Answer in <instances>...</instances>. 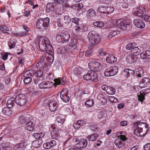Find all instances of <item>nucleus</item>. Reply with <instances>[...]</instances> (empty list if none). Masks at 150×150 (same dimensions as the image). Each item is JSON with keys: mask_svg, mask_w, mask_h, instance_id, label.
Returning a JSON list of instances; mask_svg holds the SVG:
<instances>
[{"mask_svg": "<svg viewBox=\"0 0 150 150\" xmlns=\"http://www.w3.org/2000/svg\"><path fill=\"white\" fill-rule=\"evenodd\" d=\"M98 52L99 54L101 56L105 55L108 54L106 51H104L102 49H100Z\"/></svg>", "mask_w": 150, "mask_h": 150, "instance_id": "obj_58", "label": "nucleus"}, {"mask_svg": "<svg viewBox=\"0 0 150 150\" xmlns=\"http://www.w3.org/2000/svg\"><path fill=\"white\" fill-rule=\"evenodd\" d=\"M118 68L115 66H112L106 68L104 72L105 75L107 77L113 76L117 74Z\"/></svg>", "mask_w": 150, "mask_h": 150, "instance_id": "obj_5", "label": "nucleus"}, {"mask_svg": "<svg viewBox=\"0 0 150 150\" xmlns=\"http://www.w3.org/2000/svg\"><path fill=\"white\" fill-rule=\"evenodd\" d=\"M48 48L46 50H45V51L49 55H50L54 59V57L53 55V52H52V48L51 45H48Z\"/></svg>", "mask_w": 150, "mask_h": 150, "instance_id": "obj_37", "label": "nucleus"}, {"mask_svg": "<svg viewBox=\"0 0 150 150\" xmlns=\"http://www.w3.org/2000/svg\"><path fill=\"white\" fill-rule=\"evenodd\" d=\"M53 83L50 81H43L38 85L39 87L42 89H49L52 88Z\"/></svg>", "mask_w": 150, "mask_h": 150, "instance_id": "obj_11", "label": "nucleus"}, {"mask_svg": "<svg viewBox=\"0 0 150 150\" xmlns=\"http://www.w3.org/2000/svg\"><path fill=\"white\" fill-rule=\"evenodd\" d=\"M49 142L50 143V145L52 147L56 145V142L54 140L50 141H49Z\"/></svg>", "mask_w": 150, "mask_h": 150, "instance_id": "obj_63", "label": "nucleus"}, {"mask_svg": "<svg viewBox=\"0 0 150 150\" xmlns=\"http://www.w3.org/2000/svg\"><path fill=\"white\" fill-rule=\"evenodd\" d=\"M123 71L127 73L126 74L128 78L131 79H134L135 78V76H136V72L135 71L131 69L126 68Z\"/></svg>", "mask_w": 150, "mask_h": 150, "instance_id": "obj_12", "label": "nucleus"}, {"mask_svg": "<svg viewBox=\"0 0 150 150\" xmlns=\"http://www.w3.org/2000/svg\"><path fill=\"white\" fill-rule=\"evenodd\" d=\"M83 120H78L74 124L73 127L75 129H78L81 126H83Z\"/></svg>", "mask_w": 150, "mask_h": 150, "instance_id": "obj_31", "label": "nucleus"}, {"mask_svg": "<svg viewBox=\"0 0 150 150\" xmlns=\"http://www.w3.org/2000/svg\"><path fill=\"white\" fill-rule=\"evenodd\" d=\"M54 81L55 83L57 85H64L66 83V81L65 78L63 77L61 79L58 78L55 79Z\"/></svg>", "mask_w": 150, "mask_h": 150, "instance_id": "obj_27", "label": "nucleus"}, {"mask_svg": "<svg viewBox=\"0 0 150 150\" xmlns=\"http://www.w3.org/2000/svg\"><path fill=\"white\" fill-rule=\"evenodd\" d=\"M145 9L144 7L142 6H137L135 8L134 12L135 16L141 17L145 12Z\"/></svg>", "mask_w": 150, "mask_h": 150, "instance_id": "obj_10", "label": "nucleus"}, {"mask_svg": "<svg viewBox=\"0 0 150 150\" xmlns=\"http://www.w3.org/2000/svg\"><path fill=\"white\" fill-rule=\"evenodd\" d=\"M140 57L142 59H148L150 56V51L147 50L143 51L140 54Z\"/></svg>", "mask_w": 150, "mask_h": 150, "instance_id": "obj_25", "label": "nucleus"}, {"mask_svg": "<svg viewBox=\"0 0 150 150\" xmlns=\"http://www.w3.org/2000/svg\"><path fill=\"white\" fill-rule=\"evenodd\" d=\"M58 6L57 4L55 3L54 2L48 3L46 6V7L48 9H50L51 11H54L55 7H56Z\"/></svg>", "mask_w": 150, "mask_h": 150, "instance_id": "obj_26", "label": "nucleus"}, {"mask_svg": "<svg viewBox=\"0 0 150 150\" xmlns=\"http://www.w3.org/2000/svg\"><path fill=\"white\" fill-rule=\"evenodd\" d=\"M27 3H29L30 5L33 6V9H35L38 7V4H35L34 5V3L31 0H28Z\"/></svg>", "mask_w": 150, "mask_h": 150, "instance_id": "obj_56", "label": "nucleus"}, {"mask_svg": "<svg viewBox=\"0 0 150 150\" xmlns=\"http://www.w3.org/2000/svg\"><path fill=\"white\" fill-rule=\"evenodd\" d=\"M42 142H43L41 140H35L33 142L32 145L34 148H38L41 146Z\"/></svg>", "mask_w": 150, "mask_h": 150, "instance_id": "obj_30", "label": "nucleus"}, {"mask_svg": "<svg viewBox=\"0 0 150 150\" xmlns=\"http://www.w3.org/2000/svg\"><path fill=\"white\" fill-rule=\"evenodd\" d=\"M85 105L87 107H91L94 105L93 100L92 99H88L84 103Z\"/></svg>", "mask_w": 150, "mask_h": 150, "instance_id": "obj_34", "label": "nucleus"}, {"mask_svg": "<svg viewBox=\"0 0 150 150\" xmlns=\"http://www.w3.org/2000/svg\"><path fill=\"white\" fill-rule=\"evenodd\" d=\"M136 56V55H133L131 56V57H130L129 59V62L133 63L136 62L137 59V58Z\"/></svg>", "mask_w": 150, "mask_h": 150, "instance_id": "obj_50", "label": "nucleus"}, {"mask_svg": "<svg viewBox=\"0 0 150 150\" xmlns=\"http://www.w3.org/2000/svg\"><path fill=\"white\" fill-rule=\"evenodd\" d=\"M79 19L77 17L72 18L71 19L72 22L76 25H78L79 24Z\"/></svg>", "mask_w": 150, "mask_h": 150, "instance_id": "obj_55", "label": "nucleus"}, {"mask_svg": "<svg viewBox=\"0 0 150 150\" xmlns=\"http://www.w3.org/2000/svg\"><path fill=\"white\" fill-rule=\"evenodd\" d=\"M89 127L91 130L96 132L98 131V129L97 125H90Z\"/></svg>", "mask_w": 150, "mask_h": 150, "instance_id": "obj_52", "label": "nucleus"}, {"mask_svg": "<svg viewBox=\"0 0 150 150\" xmlns=\"http://www.w3.org/2000/svg\"><path fill=\"white\" fill-rule=\"evenodd\" d=\"M48 45H47L45 44H41V46H42V50H43V51H45V50H46L47 48H48Z\"/></svg>", "mask_w": 150, "mask_h": 150, "instance_id": "obj_61", "label": "nucleus"}, {"mask_svg": "<svg viewBox=\"0 0 150 150\" xmlns=\"http://www.w3.org/2000/svg\"><path fill=\"white\" fill-rule=\"evenodd\" d=\"M93 53V50L91 49L88 48L86 51L85 53V56L88 57H90L91 55Z\"/></svg>", "mask_w": 150, "mask_h": 150, "instance_id": "obj_46", "label": "nucleus"}, {"mask_svg": "<svg viewBox=\"0 0 150 150\" xmlns=\"http://www.w3.org/2000/svg\"><path fill=\"white\" fill-rule=\"evenodd\" d=\"M57 121L59 123H62L64 122V120L62 118V116H59L57 117Z\"/></svg>", "mask_w": 150, "mask_h": 150, "instance_id": "obj_57", "label": "nucleus"}, {"mask_svg": "<svg viewBox=\"0 0 150 150\" xmlns=\"http://www.w3.org/2000/svg\"><path fill=\"white\" fill-rule=\"evenodd\" d=\"M136 46H137V44L134 42L130 43L126 45V48L129 50H132Z\"/></svg>", "mask_w": 150, "mask_h": 150, "instance_id": "obj_35", "label": "nucleus"}, {"mask_svg": "<svg viewBox=\"0 0 150 150\" xmlns=\"http://www.w3.org/2000/svg\"><path fill=\"white\" fill-rule=\"evenodd\" d=\"M134 25L137 28H143L145 27V24L142 20L139 19H135L133 21Z\"/></svg>", "mask_w": 150, "mask_h": 150, "instance_id": "obj_14", "label": "nucleus"}, {"mask_svg": "<svg viewBox=\"0 0 150 150\" xmlns=\"http://www.w3.org/2000/svg\"><path fill=\"white\" fill-rule=\"evenodd\" d=\"M69 38V35L68 32L66 31L62 32L60 35H58L56 37V39H59V42L62 43L67 42Z\"/></svg>", "mask_w": 150, "mask_h": 150, "instance_id": "obj_7", "label": "nucleus"}, {"mask_svg": "<svg viewBox=\"0 0 150 150\" xmlns=\"http://www.w3.org/2000/svg\"><path fill=\"white\" fill-rule=\"evenodd\" d=\"M117 23V26L122 30H129L132 28L130 22L129 21L119 20Z\"/></svg>", "mask_w": 150, "mask_h": 150, "instance_id": "obj_4", "label": "nucleus"}, {"mask_svg": "<svg viewBox=\"0 0 150 150\" xmlns=\"http://www.w3.org/2000/svg\"><path fill=\"white\" fill-rule=\"evenodd\" d=\"M91 72H88L86 75H83V78L86 80H91Z\"/></svg>", "mask_w": 150, "mask_h": 150, "instance_id": "obj_48", "label": "nucleus"}, {"mask_svg": "<svg viewBox=\"0 0 150 150\" xmlns=\"http://www.w3.org/2000/svg\"><path fill=\"white\" fill-rule=\"evenodd\" d=\"M79 68H76L74 70V72L78 76L81 73V71L79 69Z\"/></svg>", "mask_w": 150, "mask_h": 150, "instance_id": "obj_64", "label": "nucleus"}, {"mask_svg": "<svg viewBox=\"0 0 150 150\" xmlns=\"http://www.w3.org/2000/svg\"><path fill=\"white\" fill-rule=\"evenodd\" d=\"M134 125L135 128L134 133L137 136H144L149 129L148 125L145 122L139 121L134 123Z\"/></svg>", "mask_w": 150, "mask_h": 150, "instance_id": "obj_1", "label": "nucleus"}, {"mask_svg": "<svg viewBox=\"0 0 150 150\" xmlns=\"http://www.w3.org/2000/svg\"><path fill=\"white\" fill-rule=\"evenodd\" d=\"M91 80L96 81L98 80V76L95 72H91Z\"/></svg>", "mask_w": 150, "mask_h": 150, "instance_id": "obj_41", "label": "nucleus"}, {"mask_svg": "<svg viewBox=\"0 0 150 150\" xmlns=\"http://www.w3.org/2000/svg\"><path fill=\"white\" fill-rule=\"evenodd\" d=\"M98 11L101 13L106 14V6H99L98 8Z\"/></svg>", "mask_w": 150, "mask_h": 150, "instance_id": "obj_44", "label": "nucleus"}, {"mask_svg": "<svg viewBox=\"0 0 150 150\" xmlns=\"http://www.w3.org/2000/svg\"><path fill=\"white\" fill-rule=\"evenodd\" d=\"M101 97V98L99 99V100H100L101 104L102 105H105L107 103V99L105 98V96L103 94H100L99 95L98 97Z\"/></svg>", "mask_w": 150, "mask_h": 150, "instance_id": "obj_38", "label": "nucleus"}, {"mask_svg": "<svg viewBox=\"0 0 150 150\" xmlns=\"http://www.w3.org/2000/svg\"><path fill=\"white\" fill-rule=\"evenodd\" d=\"M0 30L1 31H9V29L5 25H0Z\"/></svg>", "mask_w": 150, "mask_h": 150, "instance_id": "obj_54", "label": "nucleus"}, {"mask_svg": "<svg viewBox=\"0 0 150 150\" xmlns=\"http://www.w3.org/2000/svg\"><path fill=\"white\" fill-rule=\"evenodd\" d=\"M88 37L89 42L92 44H98L101 41V36L95 31L92 30L89 32Z\"/></svg>", "mask_w": 150, "mask_h": 150, "instance_id": "obj_2", "label": "nucleus"}, {"mask_svg": "<svg viewBox=\"0 0 150 150\" xmlns=\"http://www.w3.org/2000/svg\"><path fill=\"white\" fill-rule=\"evenodd\" d=\"M34 71L33 70H30L29 69L25 71L24 74V76L25 78L23 81L25 84H28L30 82L32 79L30 76H34Z\"/></svg>", "mask_w": 150, "mask_h": 150, "instance_id": "obj_8", "label": "nucleus"}, {"mask_svg": "<svg viewBox=\"0 0 150 150\" xmlns=\"http://www.w3.org/2000/svg\"><path fill=\"white\" fill-rule=\"evenodd\" d=\"M104 113V112L103 111H101L99 112L97 114L98 117L99 119L102 118Z\"/></svg>", "mask_w": 150, "mask_h": 150, "instance_id": "obj_59", "label": "nucleus"}, {"mask_svg": "<svg viewBox=\"0 0 150 150\" xmlns=\"http://www.w3.org/2000/svg\"><path fill=\"white\" fill-rule=\"evenodd\" d=\"M99 137V134L94 133L87 136V138L89 141H94L96 140Z\"/></svg>", "mask_w": 150, "mask_h": 150, "instance_id": "obj_29", "label": "nucleus"}, {"mask_svg": "<svg viewBox=\"0 0 150 150\" xmlns=\"http://www.w3.org/2000/svg\"><path fill=\"white\" fill-rule=\"evenodd\" d=\"M35 68H31V69H29L30 70H33L34 73V75L37 76L38 77H40L42 76L43 74V71L41 70H38L37 71L35 70Z\"/></svg>", "mask_w": 150, "mask_h": 150, "instance_id": "obj_22", "label": "nucleus"}, {"mask_svg": "<svg viewBox=\"0 0 150 150\" xmlns=\"http://www.w3.org/2000/svg\"><path fill=\"white\" fill-rule=\"evenodd\" d=\"M43 147L46 149H49L52 148L49 141L44 143L43 144Z\"/></svg>", "mask_w": 150, "mask_h": 150, "instance_id": "obj_53", "label": "nucleus"}, {"mask_svg": "<svg viewBox=\"0 0 150 150\" xmlns=\"http://www.w3.org/2000/svg\"><path fill=\"white\" fill-rule=\"evenodd\" d=\"M68 92L67 93H64L63 94H61L60 96V98L63 102L65 103L67 102L69 99V98L67 96Z\"/></svg>", "mask_w": 150, "mask_h": 150, "instance_id": "obj_32", "label": "nucleus"}, {"mask_svg": "<svg viewBox=\"0 0 150 150\" xmlns=\"http://www.w3.org/2000/svg\"><path fill=\"white\" fill-rule=\"evenodd\" d=\"M122 134L120 136V138L119 139H116L115 141V143L116 145H118L120 144V141L119 142V140H120V139L122 141H125L127 140V139L126 137V136L127 135V133L126 132L124 131H122Z\"/></svg>", "mask_w": 150, "mask_h": 150, "instance_id": "obj_15", "label": "nucleus"}, {"mask_svg": "<svg viewBox=\"0 0 150 150\" xmlns=\"http://www.w3.org/2000/svg\"><path fill=\"white\" fill-rule=\"evenodd\" d=\"M71 19L69 16H65L64 17V22L65 24H69L71 22Z\"/></svg>", "mask_w": 150, "mask_h": 150, "instance_id": "obj_51", "label": "nucleus"}, {"mask_svg": "<svg viewBox=\"0 0 150 150\" xmlns=\"http://www.w3.org/2000/svg\"><path fill=\"white\" fill-rule=\"evenodd\" d=\"M54 2L57 4H59L63 5L66 4L67 0H53Z\"/></svg>", "mask_w": 150, "mask_h": 150, "instance_id": "obj_47", "label": "nucleus"}, {"mask_svg": "<svg viewBox=\"0 0 150 150\" xmlns=\"http://www.w3.org/2000/svg\"><path fill=\"white\" fill-rule=\"evenodd\" d=\"M93 25L96 27L99 28H102L104 25V23L100 21H97L94 22L93 23Z\"/></svg>", "mask_w": 150, "mask_h": 150, "instance_id": "obj_39", "label": "nucleus"}, {"mask_svg": "<svg viewBox=\"0 0 150 150\" xmlns=\"http://www.w3.org/2000/svg\"><path fill=\"white\" fill-rule=\"evenodd\" d=\"M32 135L36 139H38L43 137L45 135V134L43 132L35 133H34Z\"/></svg>", "mask_w": 150, "mask_h": 150, "instance_id": "obj_36", "label": "nucleus"}, {"mask_svg": "<svg viewBox=\"0 0 150 150\" xmlns=\"http://www.w3.org/2000/svg\"><path fill=\"white\" fill-rule=\"evenodd\" d=\"M114 8L112 6H106V13H111L114 11Z\"/></svg>", "mask_w": 150, "mask_h": 150, "instance_id": "obj_45", "label": "nucleus"}, {"mask_svg": "<svg viewBox=\"0 0 150 150\" xmlns=\"http://www.w3.org/2000/svg\"><path fill=\"white\" fill-rule=\"evenodd\" d=\"M25 128L27 130L31 132L33 131L35 126V124L32 121L26 122Z\"/></svg>", "mask_w": 150, "mask_h": 150, "instance_id": "obj_16", "label": "nucleus"}, {"mask_svg": "<svg viewBox=\"0 0 150 150\" xmlns=\"http://www.w3.org/2000/svg\"><path fill=\"white\" fill-rule=\"evenodd\" d=\"M110 101L113 103H115L117 101V99L113 96H110L109 98Z\"/></svg>", "mask_w": 150, "mask_h": 150, "instance_id": "obj_62", "label": "nucleus"}, {"mask_svg": "<svg viewBox=\"0 0 150 150\" xmlns=\"http://www.w3.org/2000/svg\"><path fill=\"white\" fill-rule=\"evenodd\" d=\"M140 83L143 84L144 87H147L150 84V79L147 77H144L142 79Z\"/></svg>", "mask_w": 150, "mask_h": 150, "instance_id": "obj_23", "label": "nucleus"}, {"mask_svg": "<svg viewBox=\"0 0 150 150\" xmlns=\"http://www.w3.org/2000/svg\"><path fill=\"white\" fill-rule=\"evenodd\" d=\"M76 31L81 32H87L88 30V26L86 25H76L75 27Z\"/></svg>", "mask_w": 150, "mask_h": 150, "instance_id": "obj_13", "label": "nucleus"}, {"mask_svg": "<svg viewBox=\"0 0 150 150\" xmlns=\"http://www.w3.org/2000/svg\"><path fill=\"white\" fill-rule=\"evenodd\" d=\"M76 144L79 145L80 146L79 148H85L87 145V142L85 139H80Z\"/></svg>", "mask_w": 150, "mask_h": 150, "instance_id": "obj_21", "label": "nucleus"}, {"mask_svg": "<svg viewBox=\"0 0 150 150\" xmlns=\"http://www.w3.org/2000/svg\"><path fill=\"white\" fill-rule=\"evenodd\" d=\"M141 17L142 19L145 21L150 22V16L147 15L143 14Z\"/></svg>", "mask_w": 150, "mask_h": 150, "instance_id": "obj_49", "label": "nucleus"}, {"mask_svg": "<svg viewBox=\"0 0 150 150\" xmlns=\"http://www.w3.org/2000/svg\"><path fill=\"white\" fill-rule=\"evenodd\" d=\"M96 15V13L94 9L91 8L88 10L87 14V16L88 18L91 19H93Z\"/></svg>", "mask_w": 150, "mask_h": 150, "instance_id": "obj_19", "label": "nucleus"}, {"mask_svg": "<svg viewBox=\"0 0 150 150\" xmlns=\"http://www.w3.org/2000/svg\"><path fill=\"white\" fill-rule=\"evenodd\" d=\"M15 100L14 98H11L8 100L7 103V107L9 108H12L14 105V100Z\"/></svg>", "mask_w": 150, "mask_h": 150, "instance_id": "obj_33", "label": "nucleus"}, {"mask_svg": "<svg viewBox=\"0 0 150 150\" xmlns=\"http://www.w3.org/2000/svg\"><path fill=\"white\" fill-rule=\"evenodd\" d=\"M106 92L108 94L112 95L115 93V89L114 88L108 87Z\"/></svg>", "mask_w": 150, "mask_h": 150, "instance_id": "obj_42", "label": "nucleus"}, {"mask_svg": "<svg viewBox=\"0 0 150 150\" xmlns=\"http://www.w3.org/2000/svg\"><path fill=\"white\" fill-rule=\"evenodd\" d=\"M28 101L26 96L23 94L18 95L15 99V102L18 105L23 106L25 105Z\"/></svg>", "mask_w": 150, "mask_h": 150, "instance_id": "obj_6", "label": "nucleus"}, {"mask_svg": "<svg viewBox=\"0 0 150 150\" xmlns=\"http://www.w3.org/2000/svg\"><path fill=\"white\" fill-rule=\"evenodd\" d=\"M102 63L100 61L91 62L89 63V65H92L93 71L97 72L101 70L102 68Z\"/></svg>", "mask_w": 150, "mask_h": 150, "instance_id": "obj_9", "label": "nucleus"}, {"mask_svg": "<svg viewBox=\"0 0 150 150\" xmlns=\"http://www.w3.org/2000/svg\"><path fill=\"white\" fill-rule=\"evenodd\" d=\"M144 150H150V143L145 144L143 147Z\"/></svg>", "mask_w": 150, "mask_h": 150, "instance_id": "obj_60", "label": "nucleus"}, {"mask_svg": "<svg viewBox=\"0 0 150 150\" xmlns=\"http://www.w3.org/2000/svg\"><path fill=\"white\" fill-rule=\"evenodd\" d=\"M142 47L140 46H136L132 50H131V52L134 54H136L135 55L137 56L139 55L141 53L142 49Z\"/></svg>", "mask_w": 150, "mask_h": 150, "instance_id": "obj_24", "label": "nucleus"}, {"mask_svg": "<svg viewBox=\"0 0 150 150\" xmlns=\"http://www.w3.org/2000/svg\"><path fill=\"white\" fill-rule=\"evenodd\" d=\"M138 100L142 103L143 101L145 99V95L141 93H139L137 95Z\"/></svg>", "mask_w": 150, "mask_h": 150, "instance_id": "obj_40", "label": "nucleus"}, {"mask_svg": "<svg viewBox=\"0 0 150 150\" xmlns=\"http://www.w3.org/2000/svg\"><path fill=\"white\" fill-rule=\"evenodd\" d=\"M120 33V31L116 29L109 30H108V38L110 39L111 38L116 35Z\"/></svg>", "mask_w": 150, "mask_h": 150, "instance_id": "obj_18", "label": "nucleus"}, {"mask_svg": "<svg viewBox=\"0 0 150 150\" xmlns=\"http://www.w3.org/2000/svg\"><path fill=\"white\" fill-rule=\"evenodd\" d=\"M106 60L107 62L112 64L117 60V58L112 54H109L106 58Z\"/></svg>", "mask_w": 150, "mask_h": 150, "instance_id": "obj_20", "label": "nucleus"}, {"mask_svg": "<svg viewBox=\"0 0 150 150\" xmlns=\"http://www.w3.org/2000/svg\"><path fill=\"white\" fill-rule=\"evenodd\" d=\"M144 73L143 70L141 68H139L138 71L136 72V76L138 77H141L142 75Z\"/></svg>", "mask_w": 150, "mask_h": 150, "instance_id": "obj_43", "label": "nucleus"}, {"mask_svg": "<svg viewBox=\"0 0 150 150\" xmlns=\"http://www.w3.org/2000/svg\"><path fill=\"white\" fill-rule=\"evenodd\" d=\"M8 107H4L3 108L2 112L3 114L6 115L10 116L12 113V111Z\"/></svg>", "mask_w": 150, "mask_h": 150, "instance_id": "obj_28", "label": "nucleus"}, {"mask_svg": "<svg viewBox=\"0 0 150 150\" xmlns=\"http://www.w3.org/2000/svg\"><path fill=\"white\" fill-rule=\"evenodd\" d=\"M49 19L47 17L40 18L37 21L36 25L39 28L46 30L49 25Z\"/></svg>", "mask_w": 150, "mask_h": 150, "instance_id": "obj_3", "label": "nucleus"}, {"mask_svg": "<svg viewBox=\"0 0 150 150\" xmlns=\"http://www.w3.org/2000/svg\"><path fill=\"white\" fill-rule=\"evenodd\" d=\"M49 107L51 111H56L57 108V103L54 101H50L49 103Z\"/></svg>", "mask_w": 150, "mask_h": 150, "instance_id": "obj_17", "label": "nucleus"}]
</instances>
